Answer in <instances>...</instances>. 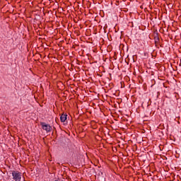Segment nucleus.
Masks as SVG:
<instances>
[{
    "instance_id": "obj_1",
    "label": "nucleus",
    "mask_w": 181,
    "mask_h": 181,
    "mask_svg": "<svg viewBox=\"0 0 181 181\" xmlns=\"http://www.w3.org/2000/svg\"><path fill=\"white\" fill-rule=\"evenodd\" d=\"M13 179L15 181H21L22 179V173L18 171H13L12 172Z\"/></svg>"
},
{
    "instance_id": "obj_2",
    "label": "nucleus",
    "mask_w": 181,
    "mask_h": 181,
    "mask_svg": "<svg viewBox=\"0 0 181 181\" xmlns=\"http://www.w3.org/2000/svg\"><path fill=\"white\" fill-rule=\"evenodd\" d=\"M40 125H41L43 131H46V132H52V127H50V124H46L45 122H41Z\"/></svg>"
},
{
    "instance_id": "obj_3",
    "label": "nucleus",
    "mask_w": 181,
    "mask_h": 181,
    "mask_svg": "<svg viewBox=\"0 0 181 181\" xmlns=\"http://www.w3.org/2000/svg\"><path fill=\"white\" fill-rule=\"evenodd\" d=\"M61 122H66V119H67V115L62 114L60 117Z\"/></svg>"
}]
</instances>
